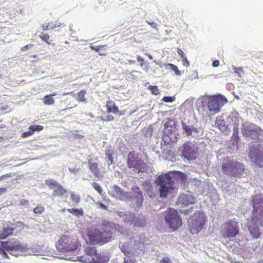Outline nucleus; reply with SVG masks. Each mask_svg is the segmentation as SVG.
Segmentation results:
<instances>
[{
  "label": "nucleus",
  "mask_w": 263,
  "mask_h": 263,
  "mask_svg": "<svg viewBox=\"0 0 263 263\" xmlns=\"http://www.w3.org/2000/svg\"><path fill=\"white\" fill-rule=\"evenodd\" d=\"M114 224L112 222L103 220L100 229L91 227L86 230V236L92 245H103L111 240Z\"/></svg>",
  "instance_id": "1"
},
{
  "label": "nucleus",
  "mask_w": 263,
  "mask_h": 263,
  "mask_svg": "<svg viewBox=\"0 0 263 263\" xmlns=\"http://www.w3.org/2000/svg\"><path fill=\"white\" fill-rule=\"evenodd\" d=\"M171 175L176 177L181 183H185L187 181L186 175L180 171L170 172L168 173L160 175L156 180V183L160 186V196L166 198L168 194H172L175 190L174 181Z\"/></svg>",
  "instance_id": "2"
},
{
  "label": "nucleus",
  "mask_w": 263,
  "mask_h": 263,
  "mask_svg": "<svg viewBox=\"0 0 263 263\" xmlns=\"http://www.w3.org/2000/svg\"><path fill=\"white\" fill-rule=\"evenodd\" d=\"M228 102L227 99L221 94L205 95L201 98V106L204 111L215 114Z\"/></svg>",
  "instance_id": "3"
},
{
  "label": "nucleus",
  "mask_w": 263,
  "mask_h": 263,
  "mask_svg": "<svg viewBox=\"0 0 263 263\" xmlns=\"http://www.w3.org/2000/svg\"><path fill=\"white\" fill-rule=\"evenodd\" d=\"M222 172L227 176L240 177L246 171L242 163L227 157L223 159L221 165Z\"/></svg>",
  "instance_id": "4"
},
{
  "label": "nucleus",
  "mask_w": 263,
  "mask_h": 263,
  "mask_svg": "<svg viewBox=\"0 0 263 263\" xmlns=\"http://www.w3.org/2000/svg\"><path fill=\"white\" fill-rule=\"evenodd\" d=\"M27 250V246L21 243L18 240L3 241L0 244V253L6 258H9V256L6 251L17 257L22 255L24 252Z\"/></svg>",
  "instance_id": "5"
},
{
  "label": "nucleus",
  "mask_w": 263,
  "mask_h": 263,
  "mask_svg": "<svg viewBox=\"0 0 263 263\" xmlns=\"http://www.w3.org/2000/svg\"><path fill=\"white\" fill-rule=\"evenodd\" d=\"M242 136L247 140L263 142V130L258 126L251 123H243L241 128Z\"/></svg>",
  "instance_id": "6"
},
{
  "label": "nucleus",
  "mask_w": 263,
  "mask_h": 263,
  "mask_svg": "<svg viewBox=\"0 0 263 263\" xmlns=\"http://www.w3.org/2000/svg\"><path fill=\"white\" fill-rule=\"evenodd\" d=\"M126 164L127 167L135 173L144 172L147 168V164L138 153L133 151L127 156Z\"/></svg>",
  "instance_id": "7"
},
{
  "label": "nucleus",
  "mask_w": 263,
  "mask_h": 263,
  "mask_svg": "<svg viewBox=\"0 0 263 263\" xmlns=\"http://www.w3.org/2000/svg\"><path fill=\"white\" fill-rule=\"evenodd\" d=\"M84 263H107L109 258L104 254L98 253L95 247H88L85 250L84 255L79 257Z\"/></svg>",
  "instance_id": "8"
},
{
  "label": "nucleus",
  "mask_w": 263,
  "mask_h": 263,
  "mask_svg": "<svg viewBox=\"0 0 263 263\" xmlns=\"http://www.w3.org/2000/svg\"><path fill=\"white\" fill-rule=\"evenodd\" d=\"M80 246L78 239L74 236H63L56 245L57 249L61 252H71Z\"/></svg>",
  "instance_id": "9"
},
{
  "label": "nucleus",
  "mask_w": 263,
  "mask_h": 263,
  "mask_svg": "<svg viewBox=\"0 0 263 263\" xmlns=\"http://www.w3.org/2000/svg\"><path fill=\"white\" fill-rule=\"evenodd\" d=\"M206 221V218L203 213L198 211L192 215L188 219V226L190 232L193 234H197L204 227Z\"/></svg>",
  "instance_id": "10"
},
{
  "label": "nucleus",
  "mask_w": 263,
  "mask_h": 263,
  "mask_svg": "<svg viewBox=\"0 0 263 263\" xmlns=\"http://www.w3.org/2000/svg\"><path fill=\"white\" fill-rule=\"evenodd\" d=\"M175 128L174 120L168 119L164 123V134L163 136V140L166 144L171 146L177 141Z\"/></svg>",
  "instance_id": "11"
},
{
  "label": "nucleus",
  "mask_w": 263,
  "mask_h": 263,
  "mask_svg": "<svg viewBox=\"0 0 263 263\" xmlns=\"http://www.w3.org/2000/svg\"><path fill=\"white\" fill-rule=\"evenodd\" d=\"M166 223L173 231L177 230L182 224V219L175 209L168 208L164 212Z\"/></svg>",
  "instance_id": "12"
},
{
  "label": "nucleus",
  "mask_w": 263,
  "mask_h": 263,
  "mask_svg": "<svg viewBox=\"0 0 263 263\" xmlns=\"http://www.w3.org/2000/svg\"><path fill=\"white\" fill-rule=\"evenodd\" d=\"M239 228L238 221L235 219H229L223 223L221 236L224 238L235 237L239 234Z\"/></svg>",
  "instance_id": "13"
},
{
  "label": "nucleus",
  "mask_w": 263,
  "mask_h": 263,
  "mask_svg": "<svg viewBox=\"0 0 263 263\" xmlns=\"http://www.w3.org/2000/svg\"><path fill=\"white\" fill-rule=\"evenodd\" d=\"M252 221H257L263 218V196L262 194L255 195L252 197Z\"/></svg>",
  "instance_id": "14"
},
{
  "label": "nucleus",
  "mask_w": 263,
  "mask_h": 263,
  "mask_svg": "<svg viewBox=\"0 0 263 263\" xmlns=\"http://www.w3.org/2000/svg\"><path fill=\"white\" fill-rule=\"evenodd\" d=\"M98 157H95L94 159L90 158L88 159V167L89 170L98 178H102L103 174L105 173V168L100 166L98 163Z\"/></svg>",
  "instance_id": "15"
},
{
  "label": "nucleus",
  "mask_w": 263,
  "mask_h": 263,
  "mask_svg": "<svg viewBox=\"0 0 263 263\" xmlns=\"http://www.w3.org/2000/svg\"><path fill=\"white\" fill-rule=\"evenodd\" d=\"M182 155L189 160H194L198 156V150L193 147L191 143L186 142L182 146Z\"/></svg>",
  "instance_id": "16"
},
{
  "label": "nucleus",
  "mask_w": 263,
  "mask_h": 263,
  "mask_svg": "<svg viewBox=\"0 0 263 263\" xmlns=\"http://www.w3.org/2000/svg\"><path fill=\"white\" fill-rule=\"evenodd\" d=\"M195 199L191 192H187L186 193L182 194L178 198L177 203L180 205L182 207H185L190 204H194Z\"/></svg>",
  "instance_id": "17"
},
{
  "label": "nucleus",
  "mask_w": 263,
  "mask_h": 263,
  "mask_svg": "<svg viewBox=\"0 0 263 263\" xmlns=\"http://www.w3.org/2000/svg\"><path fill=\"white\" fill-rule=\"evenodd\" d=\"M106 107L108 113H113L118 116H122L125 114V111H120L118 106L116 105L115 103L111 100H108L106 102Z\"/></svg>",
  "instance_id": "18"
},
{
  "label": "nucleus",
  "mask_w": 263,
  "mask_h": 263,
  "mask_svg": "<svg viewBox=\"0 0 263 263\" xmlns=\"http://www.w3.org/2000/svg\"><path fill=\"white\" fill-rule=\"evenodd\" d=\"M110 195L117 199L123 200L126 197V193L117 185L112 186Z\"/></svg>",
  "instance_id": "19"
},
{
  "label": "nucleus",
  "mask_w": 263,
  "mask_h": 263,
  "mask_svg": "<svg viewBox=\"0 0 263 263\" xmlns=\"http://www.w3.org/2000/svg\"><path fill=\"white\" fill-rule=\"evenodd\" d=\"M14 228L8 226L6 224H3V227H0V239H5L13 233Z\"/></svg>",
  "instance_id": "20"
},
{
  "label": "nucleus",
  "mask_w": 263,
  "mask_h": 263,
  "mask_svg": "<svg viewBox=\"0 0 263 263\" xmlns=\"http://www.w3.org/2000/svg\"><path fill=\"white\" fill-rule=\"evenodd\" d=\"M249 231L254 238H258L261 234V232L260 231L259 228L258 226L256 224L253 223L252 224H250L249 226Z\"/></svg>",
  "instance_id": "21"
},
{
  "label": "nucleus",
  "mask_w": 263,
  "mask_h": 263,
  "mask_svg": "<svg viewBox=\"0 0 263 263\" xmlns=\"http://www.w3.org/2000/svg\"><path fill=\"white\" fill-rule=\"evenodd\" d=\"M119 215L121 217H123V219L125 222H130L131 224L135 218V216L129 212H126L125 213L123 212H120Z\"/></svg>",
  "instance_id": "22"
},
{
  "label": "nucleus",
  "mask_w": 263,
  "mask_h": 263,
  "mask_svg": "<svg viewBox=\"0 0 263 263\" xmlns=\"http://www.w3.org/2000/svg\"><path fill=\"white\" fill-rule=\"evenodd\" d=\"M143 190L146 194L151 198L155 196L152 185L148 181H145L143 183Z\"/></svg>",
  "instance_id": "23"
},
{
  "label": "nucleus",
  "mask_w": 263,
  "mask_h": 263,
  "mask_svg": "<svg viewBox=\"0 0 263 263\" xmlns=\"http://www.w3.org/2000/svg\"><path fill=\"white\" fill-rule=\"evenodd\" d=\"M67 193V190L64 189L61 184H60L57 188L54 189L52 196L53 197H62Z\"/></svg>",
  "instance_id": "24"
},
{
  "label": "nucleus",
  "mask_w": 263,
  "mask_h": 263,
  "mask_svg": "<svg viewBox=\"0 0 263 263\" xmlns=\"http://www.w3.org/2000/svg\"><path fill=\"white\" fill-rule=\"evenodd\" d=\"M58 93L54 92L52 94L49 95H46L43 98V103L46 105H51L54 104V99L52 98V96H56Z\"/></svg>",
  "instance_id": "25"
},
{
  "label": "nucleus",
  "mask_w": 263,
  "mask_h": 263,
  "mask_svg": "<svg viewBox=\"0 0 263 263\" xmlns=\"http://www.w3.org/2000/svg\"><path fill=\"white\" fill-rule=\"evenodd\" d=\"M133 190L134 192L138 193L136 197V202L138 206H140L142 204L143 200L142 192L140 191V188L137 186L133 187Z\"/></svg>",
  "instance_id": "26"
},
{
  "label": "nucleus",
  "mask_w": 263,
  "mask_h": 263,
  "mask_svg": "<svg viewBox=\"0 0 263 263\" xmlns=\"http://www.w3.org/2000/svg\"><path fill=\"white\" fill-rule=\"evenodd\" d=\"M216 124L217 127L222 132L227 133L228 132H229L228 126L226 125L223 120H218L216 122Z\"/></svg>",
  "instance_id": "27"
},
{
  "label": "nucleus",
  "mask_w": 263,
  "mask_h": 263,
  "mask_svg": "<svg viewBox=\"0 0 263 263\" xmlns=\"http://www.w3.org/2000/svg\"><path fill=\"white\" fill-rule=\"evenodd\" d=\"M133 224L135 227H143L145 225L146 219L145 218H139L138 217L135 218L133 222Z\"/></svg>",
  "instance_id": "28"
},
{
  "label": "nucleus",
  "mask_w": 263,
  "mask_h": 263,
  "mask_svg": "<svg viewBox=\"0 0 263 263\" xmlns=\"http://www.w3.org/2000/svg\"><path fill=\"white\" fill-rule=\"evenodd\" d=\"M67 211L71 214H72L77 216H83L84 215L83 210L82 209H68Z\"/></svg>",
  "instance_id": "29"
},
{
  "label": "nucleus",
  "mask_w": 263,
  "mask_h": 263,
  "mask_svg": "<svg viewBox=\"0 0 263 263\" xmlns=\"http://www.w3.org/2000/svg\"><path fill=\"white\" fill-rule=\"evenodd\" d=\"M234 73L236 77L238 78H241L245 76V72L242 67L237 68L235 66L233 67Z\"/></svg>",
  "instance_id": "30"
},
{
  "label": "nucleus",
  "mask_w": 263,
  "mask_h": 263,
  "mask_svg": "<svg viewBox=\"0 0 263 263\" xmlns=\"http://www.w3.org/2000/svg\"><path fill=\"white\" fill-rule=\"evenodd\" d=\"M114 153L113 148L110 146L105 151V154L106 157L108 158V160H109L110 163L109 164H111L113 162V157L112 155Z\"/></svg>",
  "instance_id": "31"
},
{
  "label": "nucleus",
  "mask_w": 263,
  "mask_h": 263,
  "mask_svg": "<svg viewBox=\"0 0 263 263\" xmlns=\"http://www.w3.org/2000/svg\"><path fill=\"white\" fill-rule=\"evenodd\" d=\"M39 37L48 45L51 44L53 42V40L50 39L49 35L47 33H42L40 35Z\"/></svg>",
  "instance_id": "32"
},
{
  "label": "nucleus",
  "mask_w": 263,
  "mask_h": 263,
  "mask_svg": "<svg viewBox=\"0 0 263 263\" xmlns=\"http://www.w3.org/2000/svg\"><path fill=\"white\" fill-rule=\"evenodd\" d=\"M120 249H121V251L126 256H128L129 254H130V252H129V243H128V242L122 244L120 246Z\"/></svg>",
  "instance_id": "33"
},
{
  "label": "nucleus",
  "mask_w": 263,
  "mask_h": 263,
  "mask_svg": "<svg viewBox=\"0 0 263 263\" xmlns=\"http://www.w3.org/2000/svg\"><path fill=\"white\" fill-rule=\"evenodd\" d=\"M86 93V92L84 90H80L77 95V99L79 102H86V99L85 98V96Z\"/></svg>",
  "instance_id": "34"
},
{
  "label": "nucleus",
  "mask_w": 263,
  "mask_h": 263,
  "mask_svg": "<svg viewBox=\"0 0 263 263\" xmlns=\"http://www.w3.org/2000/svg\"><path fill=\"white\" fill-rule=\"evenodd\" d=\"M165 67L167 68L171 69L173 71H174L176 74L180 75V71L178 70V68L177 66L168 63L165 65Z\"/></svg>",
  "instance_id": "35"
},
{
  "label": "nucleus",
  "mask_w": 263,
  "mask_h": 263,
  "mask_svg": "<svg viewBox=\"0 0 263 263\" xmlns=\"http://www.w3.org/2000/svg\"><path fill=\"white\" fill-rule=\"evenodd\" d=\"M28 129H31L33 134L35 132H40L42 130L44 129V127L40 125H32L29 127Z\"/></svg>",
  "instance_id": "36"
},
{
  "label": "nucleus",
  "mask_w": 263,
  "mask_h": 263,
  "mask_svg": "<svg viewBox=\"0 0 263 263\" xmlns=\"http://www.w3.org/2000/svg\"><path fill=\"white\" fill-rule=\"evenodd\" d=\"M91 185L100 195L102 194L103 189L99 184L94 182L91 183Z\"/></svg>",
  "instance_id": "37"
},
{
  "label": "nucleus",
  "mask_w": 263,
  "mask_h": 263,
  "mask_svg": "<svg viewBox=\"0 0 263 263\" xmlns=\"http://www.w3.org/2000/svg\"><path fill=\"white\" fill-rule=\"evenodd\" d=\"M46 183L50 189H53V190L55 188H57L58 186L60 185V184H59L57 181L53 180H49L47 181Z\"/></svg>",
  "instance_id": "38"
},
{
  "label": "nucleus",
  "mask_w": 263,
  "mask_h": 263,
  "mask_svg": "<svg viewBox=\"0 0 263 263\" xmlns=\"http://www.w3.org/2000/svg\"><path fill=\"white\" fill-rule=\"evenodd\" d=\"M33 212L35 214H42L45 211V208L42 205H38L33 209Z\"/></svg>",
  "instance_id": "39"
},
{
  "label": "nucleus",
  "mask_w": 263,
  "mask_h": 263,
  "mask_svg": "<svg viewBox=\"0 0 263 263\" xmlns=\"http://www.w3.org/2000/svg\"><path fill=\"white\" fill-rule=\"evenodd\" d=\"M70 196L71 200L74 203L78 204L80 202L81 198L78 195H76L74 193L72 192L71 193Z\"/></svg>",
  "instance_id": "40"
},
{
  "label": "nucleus",
  "mask_w": 263,
  "mask_h": 263,
  "mask_svg": "<svg viewBox=\"0 0 263 263\" xmlns=\"http://www.w3.org/2000/svg\"><path fill=\"white\" fill-rule=\"evenodd\" d=\"M148 89L151 91L152 94L154 95H158L160 94V91L157 86L149 85Z\"/></svg>",
  "instance_id": "41"
},
{
  "label": "nucleus",
  "mask_w": 263,
  "mask_h": 263,
  "mask_svg": "<svg viewBox=\"0 0 263 263\" xmlns=\"http://www.w3.org/2000/svg\"><path fill=\"white\" fill-rule=\"evenodd\" d=\"M182 125L183 130L187 135H190L192 134V129L190 126L185 125L184 123H182Z\"/></svg>",
  "instance_id": "42"
},
{
  "label": "nucleus",
  "mask_w": 263,
  "mask_h": 263,
  "mask_svg": "<svg viewBox=\"0 0 263 263\" xmlns=\"http://www.w3.org/2000/svg\"><path fill=\"white\" fill-rule=\"evenodd\" d=\"M175 100V98L174 97H170V96H165L164 97L162 101L166 102V103H171L174 102Z\"/></svg>",
  "instance_id": "43"
},
{
  "label": "nucleus",
  "mask_w": 263,
  "mask_h": 263,
  "mask_svg": "<svg viewBox=\"0 0 263 263\" xmlns=\"http://www.w3.org/2000/svg\"><path fill=\"white\" fill-rule=\"evenodd\" d=\"M232 138L235 140L238 139V128L237 126L234 127Z\"/></svg>",
  "instance_id": "44"
},
{
  "label": "nucleus",
  "mask_w": 263,
  "mask_h": 263,
  "mask_svg": "<svg viewBox=\"0 0 263 263\" xmlns=\"http://www.w3.org/2000/svg\"><path fill=\"white\" fill-rule=\"evenodd\" d=\"M181 61L184 66L187 67L190 66V62L188 61L186 57L181 58Z\"/></svg>",
  "instance_id": "45"
},
{
  "label": "nucleus",
  "mask_w": 263,
  "mask_h": 263,
  "mask_svg": "<svg viewBox=\"0 0 263 263\" xmlns=\"http://www.w3.org/2000/svg\"><path fill=\"white\" fill-rule=\"evenodd\" d=\"M33 135V133L31 129H29L28 131L22 133V138H25L28 137H29Z\"/></svg>",
  "instance_id": "46"
},
{
  "label": "nucleus",
  "mask_w": 263,
  "mask_h": 263,
  "mask_svg": "<svg viewBox=\"0 0 263 263\" xmlns=\"http://www.w3.org/2000/svg\"><path fill=\"white\" fill-rule=\"evenodd\" d=\"M105 45L102 46H90V48L92 50H94L95 51L97 52H99L101 49H102Z\"/></svg>",
  "instance_id": "47"
},
{
  "label": "nucleus",
  "mask_w": 263,
  "mask_h": 263,
  "mask_svg": "<svg viewBox=\"0 0 263 263\" xmlns=\"http://www.w3.org/2000/svg\"><path fill=\"white\" fill-rule=\"evenodd\" d=\"M20 204L22 206H26L29 204V201L27 199H22L19 201Z\"/></svg>",
  "instance_id": "48"
},
{
  "label": "nucleus",
  "mask_w": 263,
  "mask_h": 263,
  "mask_svg": "<svg viewBox=\"0 0 263 263\" xmlns=\"http://www.w3.org/2000/svg\"><path fill=\"white\" fill-rule=\"evenodd\" d=\"M33 47V44H28V45H25L23 47H22L21 48V51H26L27 50L29 49H30L31 48Z\"/></svg>",
  "instance_id": "49"
},
{
  "label": "nucleus",
  "mask_w": 263,
  "mask_h": 263,
  "mask_svg": "<svg viewBox=\"0 0 263 263\" xmlns=\"http://www.w3.org/2000/svg\"><path fill=\"white\" fill-rule=\"evenodd\" d=\"M159 263H172V261L168 257H164L160 260Z\"/></svg>",
  "instance_id": "50"
},
{
  "label": "nucleus",
  "mask_w": 263,
  "mask_h": 263,
  "mask_svg": "<svg viewBox=\"0 0 263 263\" xmlns=\"http://www.w3.org/2000/svg\"><path fill=\"white\" fill-rule=\"evenodd\" d=\"M102 120L104 121L109 122L114 120V117L110 115H108L106 116V119H103L102 118Z\"/></svg>",
  "instance_id": "51"
},
{
  "label": "nucleus",
  "mask_w": 263,
  "mask_h": 263,
  "mask_svg": "<svg viewBox=\"0 0 263 263\" xmlns=\"http://www.w3.org/2000/svg\"><path fill=\"white\" fill-rule=\"evenodd\" d=\"M177 53L180 55L181 58L186 57L184 52L180 48L177 49Z\"/></svg>",
  "instance_id": "52"
},
{
  "label": "nucleus",
  "mask_w": 263,
  "mask_h": 263,
  "mask_svg": "<svg viewBox=\"0 0 263 263\" xmlns=\"http://www.w3.org/2000/svg\"><path fill=\"white\" fill-rule=\"evenodd\" d=\"M48 25H49V27H51V28L50 29V30H52V29H55L57 26H59V25L57 26L56 24H55L53 22H49L48 23Z\"/></svg>",
  "instance_id": "53"
},
{
  "label": "nucleus",
  "mask_w": 263,
  "mask_h": 263,
  "mask_svg": "<svg viewBox=\"0 0 263 263\" xmlns=\"http://www.w3.org/2000/svg\"><path fill=\"white\" fill-rule=\"evenodd\" d=\"M12 176V175L11 173H8V174H5V175H3L0 176V180H2L4 178H9Z\"/></svg>",
  "instance_id": "54"
},
{
  "label": "nucleus",
  "mask_w": 263,
  "mask_h": 263,
  "mask_svg": "<svg viewBox=\"0 0 263 263\" xmlns=\"http://www.w3.org/2000/svg\"><path fill=\"white\" fill-rule=\"evenodd\" d=\"M42 27L43 30L44 31L49 30L51 28V27H49L48 23L45 24H43Z\"/></svg>",
  "instance_id": "55"
},
{
  "label": "nucleus",
  "mask_w": 263,
  "mask_h": 263,
  "mask_svg": "<svg viewBox=\"0 0 263 263\" xmlns=\"http://www.w3.org/2000/svg\"><path fill=\"white\" fill-rule=\"evenodd\" d=\"M97 204V205H99V206L100 208H101L102 209L107 210V206L106 205H105L104 204L102 203L98 202Z\"/></svg>",
  "instance_id": "56"
},
{
  "label": "nucleus",
  "mask_w": 263,
  "mask_h": 263,
  "mask_svg": "<svg viewBox=\"0 0 263 263\" xmlns=\"http://www.w3.org/2000/svg\"><path fill=\"white\" fill-rule=\"evenodd\" d=\"M147 23V24L148 25H149L152 28H154V29H156L157 28V24L155 23V22H149V21H147L146 22Z\"/></svg>",
  "instance_id": "57"
},
{
  "label": "nucleus",
  "mask_w": 263,
  "mask_h": 263,
  "mask_svg": "<svg viewBox=\"0 0 263 263\" xmlns=\"http://www.w3.org/2000/svg\"><path fill=\"white\" fill-rule=\"evenodd\" d=\"M219 65V61L218 60H214L212 63V66L214 67H218Z\"/></svg>",
  "instance_id": "58"
},
{
  "label": "nucleus",
  "mask_w": 263,
  "mask_h": 263,
  "mask_svg": "<svg viewBox=\"0 0 263 263\" xmlns=\"http://www.w3.org/2000/svg\"><path fill=\"white\" fill-rule=\"evenodd\" d=\"M137 60L138 62L141 63V66H142L143 65L144 59L140 57L139 55H138Z\"/></svg>",
  "instance_id": "59"
},
{
  "label": "nucleus",
  "mask_w": 263,
  "mask_h": 263,
  "mask_svg": "<svg viewBox=\"0 0 263 263\" xmlns=\"http://www.w3.org/2000/svg\"><path fill=\"white\" fill-rule=\"evenodd\" d=\"M7 192V189L5 187H0V195H2Z\"/></svg>",
  "instance_id": "60"
},
{
  "label": "nucleus",
  "mask_w": 263,
  "mask_h": 263,
  "mask_svg": "<svg viewBox=\"0 0 263 263\" xmlns=\"http://www.w3.org/2000/svg\"><path fill=\"white\" fill-rule=\"evenodd\" d=\"M141 73L138 71H135L132 73V76H139Z\"/></svg>",
  "instance_id": "61"
},
{
  "label": "nucleus",
  "mask_w": 263,
  "mask_h": 263,
  "mask_svg": "<svg viewBox=\"0 0 263 263\" xmlns=\"http://www.w3.org/2000/svg\"><path fill=\"white\" fill-rule=\"evenodd\" d=\"M124 263H135V261L132 259H129V260L124 259Z\"/></svg>",
  "instance_id": "62"
},
{
  "label": "nucleus",
  "mask_w": 263,
  "mask_h": 263,
  "mask_svg": "<svg viewBox=\"0 0 263 263\" xmlns=\"http://www.w3.org/2000/svg\"><path fill=\"white\" fill-rule=\"evenodd\" d=\"M75 138H79V139H81V138H83L84 136L83 135H81L76 134L75 135Z\"/></svg>",
  "instance_id": "63"
},
{
  "label": "nucleus",
  "mask_w": 263,
  "mask_h": 263,
  "mask_svg": "<svg viewBox=\"0 0 263 263\" xmlns=\"http://www.w3.org/2000/svg\"><path fill=\"white\" fill-rule=\"evenodd\" d=\"M146 55H147L148 57V58L150 59V60H152L153 59V56L148 53H146Z\"/></svg>",
  "instance_id": "64"
}]
</instances>
